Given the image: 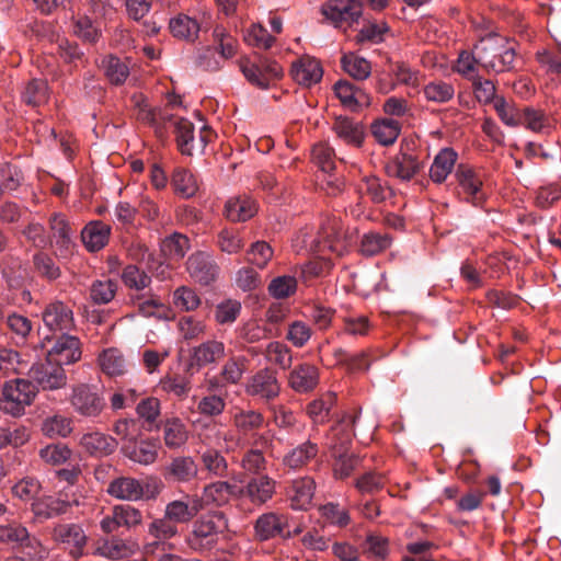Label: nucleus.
<instances>
[{
	"mask_svg": "<svg viewBox=\"0 0 561 561\" xmlns=\"http://www.w3.org/2000/svg\"><path fill=\"white\" fill-rule=\"evenodd\" d=\"M351 242L343 229V224L335 216L327 217L317 232L311 229L301 230L293 241L297 252L308 250L318 253L319 256L301 268L304 278L309 279L321 276L330 270L333 256H342L348 249Z\"/></svg>",
	"mask_w": 561,
	"mask_h": 561,
	"instance_id": "obj_1",
	"label": "nucleus"
},
{
	"mask_svg": "<svg viewBox=\"0 0 561 561\" xmlns=\"http://www.w3.org/2000/svg\"><path fill=\"white\" fill-rule=\"evenodd\" d=\"M479 65L486 71L511 70L515 60V49L500 35H489L476 45Z\"/></svg>",
	"mask_w": 561,
	"mask_h": 561,
	"instance_id": "obj_2",
	"label": "nucleus"
},
{
	"mask_svg": "<svg viewBox=\"0 0 561 561\" xmlns=\"http://www.w3.org/2000/svg\"><path fill=\"white\" fill-rule=\"evenodd\" d=\"M226 528L227 519L222 513L203 515L194 522L185 542L196 552L210 550L217 543L218 535Z\"/></svg>",
	"mask_w": 561,
	"mask_h": 561,
	"instance_id": "obj_3",
	"label": "nucleus"
},
{
	"mask_svg": "<svg viewBox=\"0 0 561 561\" xmlns=\"http://www.w3.org/2000/svg\"><path fill=\"white\" fill-rule=\"evenodd\" d=\"M36 396V387L28 380L15 379L4 385L0 410L12 416H20L24 413Z\"/></svg>",
	"mask_w": 561,
	"mask_h": 561,
	"instance_id": "obj_4",
	"label": "nucleus"
},
{
	"mask_svg": "<svg viewBox=\"0 0 561 561\" xmlns=\"http://www.w3.org/2000/svg\"><path fill=\"white\" fill-rule=\"evenodd\" d=\"M69 401L78 414L87 417L98 416L105 405L96 387L87 383L73 386Z\"/></svg>",
	"mask_w": 561,
	"mask_h": 561,
	"instance_id": "obj_5",
	"label": "nucleus"
},
{
	"mask_svg": "<svg viewBox=\"0 0 561 561\" xmlns=\"http://www.w3.org/2000/svg\"><path fill=\"white\" fill-rule=\"evenodd\" d=\"M240 69L244 77L260 88H268L274 81L283 76V68L273 60H261L259 64L251 62L248 59L240 61Z\"/></svg>",
	"mask_w": 561,
	"mask_h": 561,
	"instance_id": "obj_6",
	"label": "nucleus"
},
{
	"mask_svg": "<svg viewBox=\"0 0 561 561\" xmlns=\"http://www.w3.org/2000/svg\"><path fill=\"white\" fill-rule=\"evenodd\" d=\"M226 355V346L221 341L208 340L190 351L188 368L201 370L202 368L216 365Z\"/></svg>",
	"mask_w": 561,
	"mask_h": 561,
	"instance_id": "obj_7",
	"label": "nucleus"
},
{
	"mask_svg": "<svg viewBox=\"0 0 561 561\" xmlns=\"http://www.w3.org/2000/svg\"><path fill=\"white\" fill-rule=\"evenodd\" d=\"M30 374L43 389H60L67 383V375L64 368L47 357L45 362L32 366Z\"/></svg>",
	"mask_w": 561,
	"mask_h": 561,
	"instance_id": "obj_8",
	"label": "nucleus"
},
{
	"mask_svg": "<svg viewBox=\"0 0 561 561\" xmlns=\"http://www.w3.org/2000/svg\"><path fill=\"white\" fill-rule=\"evenodd\" d=\"M321 12L334 25L352 23L360 18L362 4L357 0H329L322 5Z\"/></svg>",
	"mask_w": 561,
	"mask_h": 561,
	"instance_id": "obj_9",
	"label": "nucleus"
},
{
	"mask_svg": "<svg viewBox=\"0 0 561 561\" xmlns=\"http://www.w3.org/2000/svg\"><path fill=\"white\" fill-rule=\"evenodd\" d=\"M54 539L61 543L69 553L79 558L82 556L88 537L82 526L78 524H60L54 528Z\"/></svg>",
	"mask_w": 561,
	"mask_h": 561,
	"instance_id": "obj_10",
	"label": "nucleus"
},
{
	"mask_svg": "<svg viewBox=\"0 0 561 561\" xmlns=\"http://www.w3.org/2000/svg\"><path fill=\"white\" fill-rule=\"evenodd\" d=\"M46 357L61 367L78 362L81 358L79 339L66 334L57 337L51 348L47 351Z\"/></svg>",
	"mask_w": 561,
	"mask_h": 561,
	"instance_id": "obj_11",
	"label": "nucleus"
},
{
	"mask_svg": "<svg viewBox=\"0 0 561 561\" xmlns=\"http://www.w3.org/2000/svg\"><path fill=\"white\" fill-rule=\"evenodd\" d=\"M186 500H173L165 505L164 514L178 524L190 523L203 510V501L198 496H185Z\"/></svg>",
	"mask_w": 561,
	"mask_h": 561,
	"instance_id": "obj_12",
	"label": "nucleus"
},
{
	"mask_svg": "<svg viewBox=\"0 0 561 561\" xmlns=\"http://www.w3.org/2000/svg\"><path fill=\"white\" fill-rule=\"evenodd\" d=\"M290 73L298 84L311 87L320 82L323 69L319 60L310 56H304L293 64Z\"/></svg>",
	"mask_w": 561,
	"mask_h": 561,
	"instance_id": "obj_13",
	"label": "nucleus"
},
{
	"mask_svg": "<svg viewBox=\"0 0 561 561\" xmlns=\"http://www.w3.org/2000/svg\"><path fill=\"white\" fill-rule=\"evenodd\" d=\"M280 390L276 375L270 369H262L256 373L247 385V392L262 399H273Z\"/></svg>",
	"mask_w": 561,
	"mask_h": 561,
	"instance_id": "obj_14",
	"label": "nucleus"
},
{
	"mask_svg": "<svg viewBox=\"0 0 561 561\" xmlns=\"http://www.w3.org/2000/svg\"><path fill=\"white\" fill-rule=\"evenodd\" d=\"M334 93L342 105L350 111L356 112L370 105L369 94L347 81L336 82Z\"/></svg>",
	"mask_w": 561,
	"mask_h": 561,
	"instance_id": "obj_15",
	"label": "nucleus"
},
{
	"mask_svg": "<svg viewBox=\"0 0 561 561\" xmlns=\"http://www.w3.org/2000/svg\"><path fill=\"white\" fill-rule=\"evenodd\" d=\"M287 527L288 518L286 515L270 512L257 518L255 523V534L261 540H268L276 536L285 537L289 536V533L285 535Z\"/></svg>",
	"mask_w": 561,
	"mask_h": 561,
	"instance_id": "obj_16",
	"label": "nucleus"
},
{
	"mask_svg": "<svg viewBox=\"0 0 561 561\" xmlns=\"http://www.w3.org/2000/svg\"><path fill=\"white\" fill-rule=\"evenodd\" d=\"M159 442L156 439H142L139 442L124 443L122 450L126 457L140 465H150L158 457Z\"/></svg>",
	"mask_w": 561,
	"mask_h": 561,
	"instance_id": "obj_17",
	"label": "nucleus"
},
{
	"mask_svg": "<svg viewBox=\"0 0 561 561\" xmlns=\"http://www.w3.org/2000/svg\"><path fill=\"white\" fill-rule=\"evenodd\" d=\"M319 382V370L311 364L297 365L288 376V383L293 390L306 393L313 390Z\"/></svg>",
	"mask_w": 561,
	"mask_h": 561,
	"instance_id": "obj_18",
	"label": "nucleus"
},
{
	"mask_svg": "<svg viewBox=\"0 0 561 561\" xmlns=\"http://www.w3.org/2000/svg\"><path fill=\"white\" fill-rule=\"evenodd\" d=\"M456 178L462 194L467 196L468 201L473 204H478L482 201V179L473 169L460 164L456 171Z\"/></svg>",
	"mask_w": 561,
	"mask_h": 561,
	"instance_id": "obj_19",
	"label": "nucleus"
},
{
	"mask_svg": "<svg viewBox=\"0 0 561 561\" xmlns=\"http://www.w3.org/2000/svg\"><path fill=\"white\" fill-rule=\"evenodd\" d=\"M257 211L256 202L248 195L230 197L225 204V215L233 222L247 221Z\"/></svg>",
	"mask_w": 561,
	"mask_h": 561,
	"instance_id": "obj_20",
	"label": "nucleus"
},
{
	"mask_svg": "<svg viewBox=\"0 0 561 561\" xmlns=\"http://www.w3.org/2000/svg\"><path fill=\"white\" fill-rule=\"evenodd\" d=\"M77 499L67 501L64 499H55L53 496H43L32 503V511L35 517L39 519H48L67 512L71 505H79Z\"/></svg>",
	"mask_w": 561,
	"mask_h": 561,
	"instance_id": "obj_21",
	"label": "nucleus"
},
{
	"mask_svg": "<svg viewBox=\"0 0 561 561\" xmlns=\"http://www.w3.org/2000/svg\"><path fill=\"white\" fill-rule=\"evenodd\" d=\"M420 168L421 163L415 156L400 152L388 162L386 170L390 176L409 181L419 172Z\"/></svg>",
	"mask_w": 561,
	"mask_h": 561,
	"instance_id": "obj_22",
	"label": "nucleus"
},
{
	"mask_svg": "<svg viewBox=\"0 0 561 561\" xmlns=\"http://www.w3.org/2000/svg\"><path fill=\"white\" fill-rule=\"evenodd\" d=\"M43 321L51 331L69 330L73 324L72 311L62 302L56 301L47 306Z\"/></svg>",
	"mask_w": 561,
	"mask_h": 561,
	"instance_id": "obj_23",
	"label": "nucleus"
},
{
	"mask_svg": "<svg viewBox=\"0 0 561 561\" xmlns=\"http://www.w3.org/2000/svg\"><path fill=\"white\" fill-rule=\"evenodd\" d=\"M333 130L339 139L353 147H360L365 138L364 126L347 117H339L333 124Z\"/></svg>",
	"mask_w": 561,
	"mask_h": 561,
	"instance_id": "obj_24",
	"label": "nucleus"
},
{
	"mask_svg": "<svg viewBox=\"0 0 561 561\" xmlns=\"http://www.w3.org/2000/svg\"><path fill=\"white\" fill-rule=\"evenodd\" d=\"M107 493L118 500L138 501L144 496V486L137 479L122 477L108 484Z\"/></svg>",
	"mask_w": 561,
	"mask_h": 561,
	"instance_id": "obj_25",
	"label": "nucleus"
},
{
	"mask_svg": "<svg viewBox=\"0 0 561 561\" xmlns=\"http://www.w3.org/2000/svg\"><path fill=\"white\" fill-rule=\"evenodd\" d=\"M138 546L134 541L111 538L98 542L95 553L107 559H123L135 553Z\"/></svg>",
	"mask_w": 561,
	"mask_h": 561,
	"instance_id": "obj_26",
	"label": "nucleus"
},
{
	"mask_svg": "<svg viewBox=\"0 0 561 561\" xmlns=\"http://www.w3.org/2000/svg\"><path fill=\"white\" fill-rule=\"evenodd\" d=\"M238 492L242 493L243 491L237 490V486L228 482L217 481L204 488L203 496L199 500L203 501V508L207 505L221 506L228 503L230 496Z\"/></svg>",
	"mask_w": 561,
	"mask_h": 561,
	"instance_id": "obj_27",
	"label": "nucleus"
},
{
	"mask_svg": "<svg viewBox=\"0 0 561 561\" xmlns=\"http://www.w3.org/2000/svg\"><path fill=\"white\" fill-rule=\"evenodd\" d=\"M314 489V481L309 477L295 480L289 492L293 508L307 510L311 505Z\"/></svg>",
	"mask_w": 561,
	"mask_h": 561,
	"instance_id": "obj_28",
	"label": "nucleus"
},
{
	"mask_svg": "<svg viewBox=\"0 0 561 561\" xmlns=\"http://www.w3.org/2000/svg\"><path fill=\"white\" fill-rule=\"evenodd\" d=\"M457 152L451 148L442 149L430 169V176L435 183H443L455 168Z\"/></svg>",
	"mask_w": 561,
	"mask_h": 561,
	"instance_id": "obj_29",
	"label": "nucleus"
},
{
	"mask_svg": "<svg viewBox=\"0 0 561 561\" xmlns=\"http://www.w3.org/2000/svg\"><path fill=\"white\" fill-rule=\"evenodd\" d=\"M80 445L87 453L93 456H104L113 453L117 443L114 438L103 433L92 432L81 437Z\"/></svg>",
	"mask_w": 561,
	"mask_h": 561,
	"instance_id": "obj_30",
	"label": "nucleus"
},
{
	"mask_svg": "<svg viewBox=\"0 0 561 561\" xmlns=\"http://www.w3.org/2000/svg\"><path fill=\"white\" fill-rule=\"evenodd\" d=\"M111 228L101 221H92L81 232L82 242L89 251H99L108 241Z\"/></svg>",
	"mask_w": 561,
	"mask_h": 561,
	"instance_id": "obj_31",
	"label": "nucleus"
},
{
	"mask_svg": "<svg viewBox=\"0 0 561 561\" xmlns=\"http://www.w3.org/2000/svg\"><path fill=\"white\" fill-rule=\"evenodd\" d=\"M101 370L110 376H122L127 371V362L118 348L110 347L104 350L98 357Z\"/></svg>",
	"mask_w": 561,
	"mask_h": 561,
	"instance_id": "obj_32",
	"label": "nucleus"
},
{
	"mask_svg": "<svg viewBox=\"0 0 561 561\" xmlns=\"http://www.w3.org/2000/svg\"><path fill=\"white\" fill-rule=\"evenodd\" d=\"M190 275L201 284H209L215 279L216 266L209 263L203 253L193 254L187 260Z\"/></svg>",
	"mask_w": 561,
	"mask_h": 561,
	"instance_id": "obj_33",
	"label": "nucleus"
},
{
	"mask_svg": "<svg viewBox=\"0 0 561 561\" xmlns=\"http://www.w3.org/2000/svg\"><path fill=\"white\" fill-rule=\"evenodd\" d=\"M275 492V481L266 476L252 479L244 493L253 503H265L272 499Z\"/></svg>",
	"mask_w": 561,
	"mask_h": 561,
	"instance_id": "obj_34",
	"label": "nucleus"
},
{
	"mask_svg": "<svg viewBox=\"0 0 561 561\" xmlns=\"http://www.w3.org/2000/svg\"><path fill=\"white\" fill-rule=\"evenodd\" d=\"M174 134L178 148L182 154L192 156L194 149V126L182 117H174Z\"/></svg>",
	"mask_w": 561,
	"mask_h": 561,
	"instance_id": "obj_35",
	"label": "nucleus"
},
{
	"mask_svg": "<svg viewBox=\"0 0 561 561\" xmlns=\"http://www.w3.org/2000/svg\"><path fill=\"white\" fill-rule=\"evenodd\" d=\"M188 438L185 424L178 417L167 420L163 425V439L167 447L176 449L183 446Z\"/></svg>",
	"mask_w": 561,
	"mask_h": 561,
	"instance_id": "obj_36",
	"label": "nucleus"
},
{
	"mask_svg": "<svg viewBox=\"0 0 561 561\" xmlns=\"http://www.w3.org/2000/svg\"><path fill=\"white\" fill-rule=\"evenodd\" d=\"M171 185L174 192L182 197L188 198L198 191V183L194 174L184 169L176 168L172 174Z\"/></svg>",
	"mask_w": 561,
	"mask_h": 561,
	"instance_id": "obj_37",
	"label": "nucleus"
},
{
	"mask_svg": "<svg viewBox=\"0 0 561 561\" xmlns=\"http://www.w3.org/2000/svg\"><path fill=\"white\" fill-rule=\"evenodd\" d=\"M274 256V250L266 241L253 242L245 252V262L259 270L267 267Z\"/></svg>",
	"mask_w": 561,
	"mask_h": 561,
	"instance_id": "obj_38",
	"label": "nucleus"
},
{
	"mask_svg": "<svg viewBox=\"0 0 561 561\" xmlns=\"http://www.w3.org/2000/svg\"><path fill=\"white\" fill-rule=\"evenodd\" d=\"M400 130L401 126L399 122L391 118L377 121L371 126L374 137L383 146L393 144L397 140Z\"/></svg>",
	"mask_w": 561,
	"mask_h": 561,
	"instance_id": "obj_39",
	"label": "nucleus"
},
{
	"mask_svg": "<svg viewBox=\"0 0 561 561\" xmlns=\"http://www.w3.org/2000/svg\"><path fill=\"white\" fill-rule=\"evenodd\" d=\"M170 31L173 36L183 39H194L199 32V24L186 14H179L170 20Z\"/></svg>",
	"mask_w": 561,
	"mask_h": 561,
	"instance_id": "obj_40",
	"label": "nucleus"
},
{
	"mask_svg": "<svg viewBox=\"0 0 561 561\" xmlns=\"http://www.w3.org/2000/svg\"><path fill=\"white\" fill-rule=\"evenodd\" d=\"M318 454V446L313 443L306 442L293 449L284 458V463L291 469H299L306 466Z\"/></svg>",
	"mask_w": 561,
	"mask_h": 561,
	"instance_id": "obj_41",
	"label": "nucleus"
},
{
	"mask_svg": "<svg viewBox=\"0 0 561 561\" xmlns=\"http://www.w3.org/2000/svg\"><path fill=\"white\" fill-rule=\"evenodd\" d=\"M390 244L391 238L387 233L368 232L362 238L360 252L367 256L377 255L388 249Z\"/></svg>",
	"mask_w": 561,
	"mask_h": 561,
	"instance_id": "obj_42",
	"label": "nucleus"
},
{
	"mask_svg": "<svg viewBox=\"0 0 561 561\" xmlns=\"http://www.w3.org/2000/svg\"><path fill=\"white\" fill-rule=\"evenodd\" d=\"M42 432L47 437H66L72 432V420L64 415H53L43 422Z\"/></svg>",
	"mask_w": 561,
	"mask_h": 561,
	"instance_id": "obj_43",
	"label": "nucleus"
},
{
	"mask_svg": "<svg viewBox=\"0 0 561 561\" xmlns=\"http://www.w3.org/2000/svg\"><path fill=\"white\" fill-rule=\"evenodd\" d=\"M169 473L178 481H190L197 474V465L191 457L174 458L168 467Z\"/></svg>",
	"mask_w": 561,
	"mask_h": 561,
	"instance_id": "obj_44",
	"label": "nucleus"
},
{
	"mask_svg": "<svg viewBox=\"0 0 561 561\" xmlns=\"http://www.w3.org/2000/svg\"><path fill=\"white\" fill-rule=\"evenodd\" d=\"M342 67L351 77L357 80L367 79L371 71L370 64L355 54L344 55Z\"/></svg>",
	"mask_w": 561,
	"mask_h": 561,
	"instance_id": "obj_45",
	"label": "nucleus"
},
{
	"mask_svg": "<svg viewBox=\"0 0 561 561\" xmlns=\"http://www.w3.org/2000/svg\"><path fill=\"white\" fill-rule=\"evenodd\" d=\"M27 363L21 358L19 352L12 348L0 350V371L3 375L22 374Z\"/></svg>",
	"mask_w": 561,
	"mask_h": 561,
	"instance_id": "obj_46",
	"label": "nucleus"
},
{
	"mask_svg": "<svg viewBox=\"0 0 561 561\" xmlns=\"http://www.w3.org/2000/svg\"><path fill=\"white\" fill-rule=\"evenodd\" d=\"M188 248V239L181 233H174L161 242V252L175 261L182 259Z\"/></svg>",
	"mask_w": 561,
	"mask_h": 561,
	"instance_id": "obj_47",
	"label": "nucleus"
},
{
	"mask_svg": "<svg viewBox=\"0 0 561 561\" xmlns=\"http://www.w3.org/2000/svg\"><path fill=\"white\" fill-rule=\"evenodd\" d=\"M423 93L428 102L446 103L454 98L455 89L450 83L432 81L424 87Z\"/></svg>",
	"mask_w": 561,
	"mask_h": 561,
	"instance_id": "obj_48",
	"label": "nucleus"
},
{
	"mask_svg": "<svg viewBox=\"0 0 561 561\" xmlns=\"http://www.w3.org/2000/svg\"><path fill=\"white\" fill-rule=\"evenodd\" d=\"M335 403L333 393H325L321 398L313 400L307 408L308 415L314 423H323L328 420L329 413Z\"/></svg>",
	"mask_w": 561,
	"mask_h": 561,
	"instance_id": "obj_49",
	"label": "nucleus"
},
{
	"mask_svg": "<svg viewBox=\"0 0 561 561\" xmlns=\"http://www.w3.org/2000/svg\"><path fill=\"white\" fill-rule=\"evenodd\" d=\"M297 289L295 276L282 275L273 278L268 284V294L276 299H285L294 295Z\"/></svg>",
	"mask_w": 561,
	"mask_h": 561,
	"instance_id": "obj_50",
	"label": "nucleus"
},
{
	"mask_svg": "<svg viewBox=\"0 0 561 561\" xmlns=\"http://www.w3.org/2000/svg\"><path fill=\"white\" fill-rule=\"evenodd\" d=\"M312 161L324 173H330L335 168V153L327 142L316 144L311 151Z\"/></svg>",
	"mask_w": 561,
	"mask_h": 561,
	"instance_id": "obj_51",
	"label": "nucleus"
},
{
	"mask_svg": "<svg viewBox=\"0 0 561 561\" xmlns=\"http://www.w3.org/2000/svg\"><path fill=\"white\" fill-rule=\"evenodd\" d=\"M264 417L261 413L249 410L240 411L233 416V424L243 434L252 433L263 426Z\"/></svg>",
	"mask_w": 561,
	"mask_h": 561,
	"instance_id": "obj_52",
	"label": "nucleus"
},
{
	"mask_svg": "<svg viewBox=\"0 0 561 561\" xmlns=\"http://www.w3.org/2000/svg\"><path fill=\"white\" fill-rule=\"evenodd\" d=\"M479 68L481 67L479 65L478 55H476V48L473 53L461 51L454 66V70L457 73L469 80L477 79Z\"/></svg>",
	"mask_w": 561,
	"mask_h": 561,
	"instance_id": "obj_53",
	"label": "nucleus"
},
{
	"mask_svg": "<svg viewBox=\"0 0 561 561\" xmlns=\"http://www.w3.org/2000/svg\"><path fill=\"white\" fill-rule=\"evenodd\" d=\"M25 103L38 106L48 100V87L46 81L34 79L30 81L22 94Z\"/></svg>",
	"mask_w": 561,
	"mask_h": 561,
	"instance_id": "obj_54",
	"label": "nucleus"
},
{
	"mask_svg": "<svg viewBox=\"0 0 561 561\" xmlns=\"http://www.w3.org/2000/svg\"><path fill=\"white\" fill-rule=\"evenodd\" d=\"M148 534L156 539L169 540L179 534L178 525L164 514L153 519L148 526Z\"/></svg>",
	"mask_w": 561,
	"mask_h": 561,
	"instance_id": "obj_55",
	"label": "nucleus"
},
{
	"mask_svg": "<svg viewBox=\"0 0 561 561\" xmlns=\"http://www.w3.org/2000/svg\"><path fill=\"white\" fill-rule=\"evenodd\" d=\"M312 336V330L308 323L301 320L288 324L286 340L295 347H304Z\"/></svg>",
	"mask_w": 561,
	"mask_h": 561,
	"instance_id": "obj_56",
	"label": "nucleus"
},
{
	"mask_svg": "<svg viewBox=\"0 0 561 561\" xmlns=\"http://www.w3.org/2000/svg\"><path fill=\"white\" fill-rule=\"evenodd\" d=\"M102 67L108 80L119 84L126 80L129 69L125 62L114 56H108L102 60Z\"/></svg>",
	"mask_w": 561,
	"mask_h": 561,
	"instance_id": "obj_57",
	"label": "nucleus"
},
{
	"mask_svg": "<svg viewBox=\"0 0 561 561\" xmlns=\"http://www.w3.org/2000/svg\"><path fill=\"white\" fill-rule=\"evenodd\" d=\"M138 310L145 317H156L159 319L171 320L173 318L171 309L158 298H148L138 302Z\"/></svg>",
	"mask_w": 561,
	"mask_h": 561,
	"instance_id": "obj_58",
	"label": "nucleus"
},
{
	"mask_svg": "<svg viewBox=\"0 0 561 561\" xmlns=\"http://www.w3.org/2000/svg\"><path fill=\"white\" fill-rule=\"evenodd\" d=\"M173 305L182 311H192L201 305V298L192 288L181 286L173 293Z\"/></svg>",
	"mask_w": 561,
	"mask_h": 561,
	"instance_id": "obj_59",
	"label": "nucleus"
},
{
	"mask_svg": "<svg viewBox=\"0 0 561 561\" xmlns=\"http://www.w3.org/2000/svg\"><path fill=\"white\" fill-rule=\"evenodd\" d=\"M266 358L286 369L290 366L293 357L289 347L278 341L268 343L265 352Z\"/></svg>",
	"mask_w": 561,
	"mask_h": 561,
	"instance_id": "obj_60",
	"label": "nucleus"
},
{
	"mask_svg": "<svg viewBox=\"0 0 561 561\" xmlns=\"http://www.w3.org/2000/svg\"><path fill=\"white\" fill-rule=\"evenodd\" d=\"M391 72L398 84H403L408 88L416 90L421 84V76L419 71L410 68L403 62H398L392 66Z\"/></svg>",
	"mask_w": 561,
	"mask_h": 561,
	"instance_id": "obj_61",
	"label": "nucleus"
},
{
	"mask_svg": "<svg viewBox=\"0 0 561 561\" xmlns=\"http://www.w3.org/2000/svg\"><path fill=\"white\" fill-rule=\"evenodd\" d=\"M244 42L250 46L267 49L273 45L274 38L261 24H252L244 34Z\"/></svg>",
	"mask_w": 561,
	"mask_h": 561,
	"instance_id": "obj_62",
	"label": "nucleus"
},
{
	"mask_svg": "<svg viewBox=\"0 0 561 561\" xmlns=\"http://www.w3.org/2000/svg\"><path fill=\"white\" fill-rule=\"evenodd\" d=\"M225 408V398L216 393L204 396L197 402L198 413L205 416H217L224 412Z\"/></svg>",
	"mask_w": 561,
	"mask_h": 561,
	"instance_id": "obj_63",
	"label": "nucleus"
},
{
	"mask_svg": "<svg viewBox=\"0 0 561 561\" xmlns=\"http://www.w3.org/2000/svg\"><path fill=\"white\" fill-rule=\"evenodd\" d=\"M321 516L331 525L337 527H345L350 524L351 517L345 508L340 507L337 504L328 503L320 507Z\"/></svg>",
	"mask_w": 561,
	"mask_h": 561,
	"instance_id": "obj_64",
	"label": "nucleus"
}]
</instances>
